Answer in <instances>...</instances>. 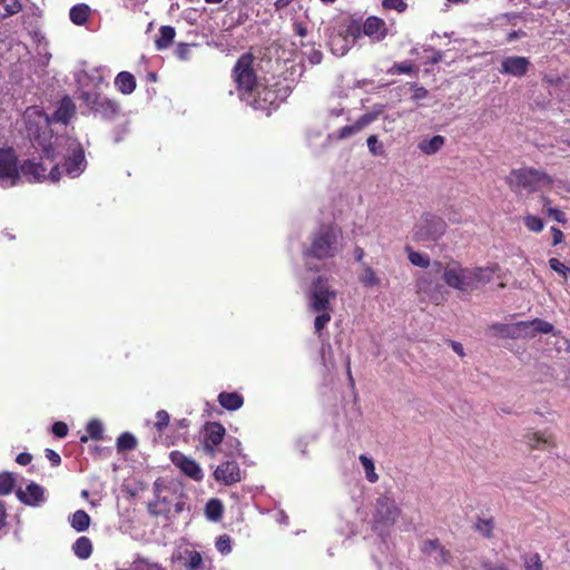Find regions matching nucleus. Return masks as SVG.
<instances>
[{
  "label": "nucleus",
  "mask_w": 570,
  "mask_h": 570,
  "mask_svg": "<svg viewBox=\"0 0 570 570\" xmlns=\"http://www.w3.org/2000/svg\"><path fill=\"white\" fill-rule=\"evenodd\" d=\"M499 271L497 264L483 267H463L458 262L444 266L443 281L445 284L462 293H472L480 286L490 283Z\"/></svg>",
  "instance_id": "obj_1"
},
{
  "label": "nucleus",
  "mask_w": 570,
  "mask_h": 570,
  "mask_svg": "<svg viewBox=\"0 0 570 570\" xmlns=\"http://www.w3.org/2000/svg\"><path fill=\"white\" fill-rule=\"evenodd\" d=\"M233 77L237 85L239 98L248 101L255 109L264 108V105L255 98L256 96L264 95L263 100L272 102L273 94L259 83L253 69V57L250 55H243L237 60L233 69Z\"/></svg>",
  "instance_id": "obj_2"
},
{
  "label": "nucleus",
  "mask_w": 570,
  "mask_h": 570,
  "mask_svg": "<svg viewBox=\"0 0 570 570\" xmlns=\"http://www.w3.org/2000/svg\"><path fill=\"white\" fill-rule=\"evenodd\" d=\"M23 121L29 139L33 147L41 150L43 156L55 159V138L50 130V118L37 106L28 107L23 112Z\"/></svg>",
  "instance_id": "obj_3"
},
{
  "label": "nucleus",
  "mask_w": 570,
  "mask_h": 570,
  "mask_svg": "<svg viewBox=\"0 0 570 570\" xmlns=\"http://www.w3.org/2000/svg\"><path fill=\"white\" fill-rule=\"evenodd\" d=\"M344 248L342 230L336 225H322L311 236V244L304 250L306 258L330 259Z\"/></svg>",
  "instance_id": "obj_4"
},
{
  "label": "nucleus",
  "mask_w": 570,
  "mask_h": 570,
  "mask_svg": "<svg viewBox=\"0 0 570 570\" xmlns=\"http://www.w3.org/2000/svg\"><path fill=\"white\" fill-rule=\"evenodd\" d=\"M335 297L336 292L328 286L327 279L322 276H318L309 287L308 306L313 312L317 313L314 321V327L317 334H321L331 321L330 303L332 299H335Z\"/></svg>",
  "instance_id": "obj_5"
},
{
  "label": "nucleus",
  "mask_w": 570,
  "mask_h": 570,
  "mask_svg": "<svg viewBox=\"0 0 570 570\" xmlns=\"http://www.w3.org/2000/svg\"><path fill=\"white\" fill-rule=\"evenodd\" d=\"M489 330L494 336L502 338L529 340L535 337L538 334L553 333L554 327L544 320L534 318L510 324L495 323L492 324Z\"/></svg>",
  "instance_id": "obj_6"
},
{
  "label": "nucleus",
  "mask_w": 570,
  "mask_h": 570,
  "mask_svg": "<svg viewBox=\"0 0 570 570\" xmlns=\"http://www.w3.org/2000/svg\"><path fill=\"white\" fill-rule=\"evenodd\" d=\"M56 157L62 155L65 158L63 170L71 177L76 178L81 175L86 168V158L80 142L69 137H56L53 144Z\"/></svg>",
  "instance_id": "obj_7"
},
{
  "label": "nucleus",
  "mask_w": 570,
  "mask_h": 570,
  "mask_svg": "<svg viewBox=\"0 0 570 570\" xmlns=\"http://www.w3.org/2000/svg\"><path fill=\"white\" fill-rule=\"evenodd\" d=\"M401 508L390 493L379 495L372 509V527L380 534L389 531L401 515Z\"/></svg>",
  "instance_id": "obj_8"
},
{
  "label": "nucleus",
  "mask_w": 570,
  "mask_h": 570,
  "mask_svg": "<svg viewBox=\"0 0 570 570\" xmlns=\"http://www.w3.org/2000/svg\"><path fill=\"white\" fill-rule=\"evenodd\" d=\"M552 183L553 179L547 173L531 167L513 169L508 177V184L514 191L534 193L541 186H551Z\"/></svg>",
  "instance_id": "obj_9"
},
{
  "label": "nucleus",
  "mask_w": 570,
  "mask_h": 570,
  "mask_svg": "<svg viewBox=\"0 0 570 570\" xmlns=\"http://www.w3.org/2000/svg\"><path fill=\"white\" fill-rule=\"evenodd\" d=\"M80 99L92 114L104 119H112L119 112L118 104L101 95L98 91V85L95 86L94 90H87L85 86H82Z\"/></svg>",
  "instance_id": "obj_10"
},
{
  "label": "nucleus",
  "mask_w": 570,
  "mask_h": 570,
  "mask_svg": "<svg viewBox=\"0 0 570 570\" xmlns=\"http://www.w3.org/2000/svg\"><path fill=\"white\" fill-rule=\"evenodd\" d=\"M446 230V223L435 215L424 214L413 228V239L416 242H435Z\"/></svg>",
  "instance_id": "obj_11"
},
{
  "label": "nucleus",
  "mask_w": 570,
  "mask_h": 570,
  "mask_svg": "<svg viewBox=\"0 0 570 570\" xmlns=\"http://www.w3.org/2000/svg\"><path fill=\"white\" fill-rule=\"evenodd\" d=\"M444 266L440 262H434L431 265L430 271H425L419 274L416 281L417 291L428 295L433 301H440L442 295L443 285L439 278V275L443 274Z\"/></svg>",
  "instance_id": "obj_12"
},
{
  "label": "nucleus",
  "mask_w": 570,
  "mask_h": 570,
  "mask_svg": "<svg viewBox=\"0 0 570 570\" xmlns=\"http://www.w3.org/2000/svg\"><path fill=\"white\" fill-rule=\"evenodd\" d=\"M19 166L12 148L0 149V183L3 188L19 185Z\"/></svg>",
  "instance_id": "obj_13"
},
{
  "label": "nucleus",
  "mask_w": 570,
  "mask_h": 570,
  "mask_svg": "<svg viewBox=\"0 0 570 570\" xmlns=\"http://www.w3.org/2000/svg\"><path fill=\"white\" fill-rule=\"evenodd\" d=\"M361 33L368 37L373 42H381L391 35V29L382 18L370 16L365 19L355 37H358Z\"/></svg>",
  "instance_id": "obj_14"
},
{
  "label": "nucleus",
  "mask_w": 570,
  "mask_h": 570,
  "mask_svg": "<svg viewBox=\"0 0 570 570\" xmlns=\"http://www.w3.org/2000/svg\"><path fill=\"white\" fill-rule=\"evenodd\" d=\"M382 112V108H379L375 111L366 112L357 118L355 122L352 125L344 126L340 128L334 136L337 139L344 140L352 136H355L360 131H362L364 128H366L368 125H371L374 120L377 119L379 115Z\"/></svg>",
  "instance_id": "obj_15"
},
{
  "label": "nucleus",
  "mask_w": 570,
  "mask_h": 570,
  "mask_svg": "<svg viewBox=\"0 0 570 570\" xmlns=\"http://www.w3.org/2000/svg\"><path fill=\"white\" fill-rule=\"evenodd\" d=\"M171 462L181 470L187 476L195 481H200L204 478L200 465L191 458L185 454L174 451L170 453Z\"/></svg>",
  "instance_id": "obj_16"
},
{
  "label": "nucleus",
  "mask_w": 570,
  "mask_h": 570,
  "mask_svg": "<svg viewBox=\"0 0 570 570\" xmlns=\"http://www.w3.org/2000/svg\"><path fill=\"white\" fill-rule=\"evenodd\" d=\"M421 551L438 566L445 564L450 560V551H448L438 539L423 541Z\"/></svg>",
  "instance_id": "obj_17"
},
{
  "label": "nucleus",
  "mask_w": 570,
  "mask_h": 570,
  "mask_svg": "<svg viewBox=\"0 0 570 570\" xmlns=\"http://www.w3.org/2000/svg\"><path fill=\"white\" fill-rule=\"evenodd\" d=\"M46 178V168L32 160H24L19 166V184L22 183H40Z\"/></svg>",
  "instance_id": "obj_18"
},
{
  "label": "nucleus",
  "mask_w": 570,
  "mask_h": 570,
  "mask_svg": "<svg viewBox=\"0 0 570 570\" xmlns=\"http://www.w3.org/2000/svg\"><path fill=\"white\" fill-rule=\"evenodd\" d=\"M531 62L525 57L510 56L501 61L500 72L513 77H523L529 71Z\"/></svg>",
  "instance_id": "obj_19"
},
{
  "label": "nucleus",
  "mask_w": 570,
  "mask_h": 570,
  "mask_svg": "<svg viewBox=\"0 0 570 570\" xmlns=\"http://www.w3.org/2000/svg\"><path fill=\"white\" fill-rule=\"evenodd\" d=\"M18 499L30 507H40L46 502V491L38 483H29L24 490L19 489L17 491Z\"/></svg>",
  "instance_id": "obj_20"
},
{
  "label": "nucleus",
  "mask_w": 570,
  "mask_h": 570,
  "mask_svg": "<svg viewBox=\"0 0 570 570\" xmlns=\"http://www.w3.org/2000/svg\"><path fill=\"white\" fill-rule=\"evenodd\" d=\"M214 478L225 485H232L242 480V473L235 461H227L216 468Z\"/></svg>",
  "instance_id": "obj_21"
},
{
  "label": "nucleus",
  "mask_w": 570,
  "mask_h": 570,
  "mask_svg": "<svg viewBox=\"0 0 570 570\" xmlns=\"http://www.w3.org/2000/svg\"><path fill=\"white\" fill-rule=\"evenodd\" d=\"M225 428L218 422L207 423L205 426L204 446L207 453L214 455L216 446L222 443Z\"/></svg>",
  "instance_id": "obj_22"
},
{
  "label": "nucleus",
  "mask_w": 570,
  "mask_h": 570,
  "mask_svg": "<svg viewBox=\"0 0 570 570\" xmlns=\"http://www.w3.org/2000/svg\"><path fill=\"white\" fill-rule=\"evenodd\" d=\"M75 111L76 106L73 101L69 97H65L61 99L57 110L55 111L50 120L66 125L73 117Z\"/></svg>",
  "instance_id": "obj_23"
},
{
  "label": "nucleus",
  "mask_w": 570,
  "mask_h": 570,
  "mask_svg": "<svg viewBox=\"0 0 570 570\" xmlns=\"http://www.w3.org/2000/svg\"><path fill=\"white\" fill-rule=\"evenodd\" d=\"M444 145H445V138L441 135H435L431 138L422 139L419 142L417 148L424 155L431 156V155L436 154L439 150H441Z\"/></svg>",
  "instance_id": "obj_24"
},
{
  "label": "nucleus",
  "mask_w": 570,
  "mask_h": 570,
  "mask_svg": "<svg viewBox=\"0 0 570 570\" xmlns=\"http://www.w3.org/2000/svg\"><path fill=\"white\" fill-rule=\"evenodd\" d=\"M218 403L228 411H236L243 406L244 399L237 392H222L218 394Z\"/></svg>",
  "instance_id": "obj_25"
},
{
  "label": "nucleus",
  "mask_w": 570,
  "mask_h": 570,
  "mask_svg": "<svg viewBox=\"0 0 570 570\" xmlns=\"http://www.w3.org/2000/svg\"><path fill=\"white\" fill-rule=\"evenodd\" d=\"M357 277L364 287L371 288L381 285V278L376 272L366 263H362V267Z\"/></svg>",
  "instance_id": "obj_26"
},
{
  "label": "nucleus",
  "mask_w": 570,
  "mask_h": 570,
  "mask_svg": "<svg viewBox=\"0 0 570 570\" xmlns=\"http://www.w3.org/2000/svg\"><path fill=\"white\" fill-rule=\"evenodd\" d=\"M116 88L124 95H129L136 89V79L132 73L121 71L115 79Z\"/></svg>",
  "instance_id": "obj_27"
},
{
  "label": "nucleus",
  "mask_w": 570,
  "mask_h": 570,
  "mask_svg": "<svg viewBox=\"0 0 570 570\" xmlns=\"http://www.w3.org/2000/svg\"><path fill=\"white\" fill-rule=\"evenodd\" d=\"M90 521H91V519H90L89 514L83 510H77L69 518L70 525L77 532L86 531L90 525Z\"/></svg>",
  "instance_id": "obj_28"
},
{
  "label": "nucleus",
  "mask_w": 570,
  "mask_h": 570,
  "mask_svg": "<svg viewBox=\"0 0 570 570\" xmlns=\"http://www.w3.org/2000/svg\"><path fill=\"white\" fill-rule=\"evenodd\" d=\"M73 553L82 560L88 559L92 553V544L89 538L80 537L72 544Z\"/></svg>",
  "instance_id": "obj_29"
},
{
  "label": "nucleus",
  "mask_w": 570,
  "mask_h": 570,
  "mask_svg": "<svg viewBox=\"0 0 570 570\" xmlns=\"http://www.w3.org/2000/svg\"><path fill=\"white\" fill-rule=\"evenodd\" d=\"M89 13H90L89 6H87L85 3H79V4L73 6L70 9L69 17H70V20L75 24L82 26L87 22V20L89 18Z\"/></svg>",
  "instance_id": "obj_30"
},
{
  "label": "nucleus",
  "mask_w": 570,
  "mask_h": 570,
  "mask_svg": "<svg viewBox=\"0 0 570 570\" xmlns=\"http://www.w3.org/2000/svg\"><path fill=\"white\" fill-rule=\"evenodd\" d=\"M175 35H176V31L173 27L170 26H163L160 29H159V36L158 38L156 39V48L158 50H164V49H167L174 38H175Z\"/></svg>",
  "instance_id": "obj_31"
},
{
  "label": "nucleus",
  "mask_w": 570,
  "mask_h": 570,
  "mask_svg": "<svg viewBox=\"0 0 570 570\" xmlns=\"http://www.w3.org/2000/svg\"><path fill=\"white\" fill-rule=\"evenodd\" d=\"M86 430L88 432V435H82L80 438V442L86 443L89 439H92V440L102 439L104 425L99 420H97V419L90 420L87 423Z\"/></svg>",
  "instance_id": "obj_32"
},
{
  "label": "nucleus",
  "mask_w": 570,
  "mask_h": 570,
  "mask_svg": "<svg viewBox=\"0 0 570 570\" xmlns=\"http://www.w3.org/2000/svg\"><path fill=\"white\" fill-rule=\"evenodd\" d=\"M358 460L363 466L366 480L370 483L377 482L379 474L375 472V463H374L373 459L365 454H361Z\"/></svg>",
  "instance_id": "obj_33"
},
{
  "label": "nucleus",
  "mask_w": 570,
  "mask_h": 570,
  "mask_svg": "<svg viewBox=\"0 0 570 570\" xmlns=\"http://www.w3.org/2000/svg\"><path fill=\"white\" fill-rule=\"evenodd\" d=\"M21 0H0V19L13 16L21 11Z\"/></svg>",
  "instance_id": "obj_34"
},
{
  "label": "nucleus",
  "mask_w": 570,
  "mask_h": 570,
  "mask_svg": "<svg viewBox=\"0 0 570 570\" xmlns=\"http://www.w3.org/2000/svg\"><path fill=\"white\" fill-rule=\"evenodd\" d=\"M205 513L208 520L218 521L223 517V504L218 499H212L207 502Z\"/></svg>",
  "instance_id": "obj_35"
},
{
  "label": "nucleus",
  "mask_w": 570,
  "mask_h": 570,
  "mask_svg": "<svg viewBox=\"0 0 570 570\" xmlns=\"http://www.w3.org/2000/svg\"><path fill=\"white\" fill-rule=\"evenodd\" d=\"M406 252H407L409 261L414 266H419L422 268L431 267L432 264L430 262V257L426 254L415 252V250L411 249L410 247L406 248Z\"/></svg>",
  "instance_id": "obj_36"
},
{
  "label": "nucleus",
  "mask_w": 570,
  "mask_h": 570,
  "mask_svg": "<svg viewBox=\"0 0 570 570\" xmlns=\"http://www.w3.org/2000/svg\"><path fill=\"white\" fill-rule=\"evenodd\" d=\"M527 444L532 449H541L543 444L551 443V438L538 432H530L525 436Z\"/></svg>",
  "instance_id": "obj_37"
},
{
  "label": "nucleus",
  "mask_w": 570,
  "mask_h": 570,
  "mask_svg": "<svg viewBox=\"0 0 570 570\" xmlns=\"http://www.w3.org/2000/svg\"><path fill=\"white\" fill-rule=\"evenodd\" d=\"M136 438L128 432L120 434L117 439V448L119 451L132 450L136 448Z\"/></svg>",
  "instance_id": "obj_38"
},
{
  "label": "nucleus",
  "mask_w": 570,
  "mask_h": 570,
  "mask_svg": "<svg viewBox=\"0 0 570 570\" xmlns=\"http://www.w3.org/2000/svg\"><path fill=\"white\" fill-rule=\"evenodd\" d=\"M203 566V557L198 551H188L185 567L188 570H199Z\"/></svg>",
  "instance_id": "obj_39"
},
{
  "label": "nucleus",
  "mask_w": 570,
  "mask_h": 570,
  "mask_svg": "<svg viewBox=\"0 0 570 570\" xmlns=\"http://www.w3.org/2000/svg\"><path fill=\"white\" fill-rule=\"evenodd\" d=\"M523 223L530 232L534 233H540L544 227L542 219L534 215H525L523 217Z\"/></svg>",
  "instance_id": "obj_40"
},
{
  "label": "nucleus",
  "mask_w": 570,
  "mask_h": 570,
  "mask_svg": "<svg viewBox=\"0 0 570 570\" xmlns=\"http://www.w3.org/2000/svg\"><path fill=\"white\" fill-rule=\"evenodd\" d=\"M331 48L332 51L337 56H343L347 52L348 48L346 45V39L342 36H335L331 39Z\"/></svg>",
  "instance_id": "obj_41"
},
{
  "label": "nucleus",
  "mask_w": 570,
  "mask_h": 570,
  "mask_svg": "<svg viewBox=\"0 0 570 570\" xmlns=\"http://www.w3.org/2000/svg\"><path fill=\"white\" fill-rule=\"evenodd\" d=\"M14 479L10 473H0V494L7 495L12 491Z\"/></svg>",
  "instance_id": "obj_42"
},
{
  "label": "nucleus",
  "mask_w": 570,
  "mask_h": 570,
  "mask_svg": "<svg viewBox=\"0 0 570 570\" xmlns=\"http://www.w3.org/2000/svg\"><path fill=\"white\" fill-rule=\"evenodd\" d=\"M370 153L373 156H382L384 154L383 144L379 141L377 136L371 135L366 140Z\"/></svg>",
  "instance_id": "obj_43"
},
{
  "label": "nucleus",
  "mask_w": 570,
  "mask_h": 570,
  "mask_svg": "<svg viewBox=\"0 0 570 570\" xmlns=\"http://www.w3.org/2000/svg\"><path fill=\"white\" fill-rule=\"evenodd\" d=\"M170 422L169 413L165 410H159L156 413V421L154 423L155 428L158 432H163L165 428L168 426Z\"/></svg>",
  "instance_id": "obj_44"
},
{
  "label": "nucleus",
  "mask_w": 570,
  "mask_h": 570,
  "mask_svg": "<svg viewBox=\"0 0 570 570\" xmlns=\"http://www.w3.org/2000/svg\"><path fill=\"white\" fill-rule=\"evenodd\" d=\"M215 546L220 553L228 554L232 551V539L227 534H222L217 538Z\"/></svg>",
  "instance_id": "obj_45"
},
{
  "label": "nucleus",
  "mask_w": 570,
  "mask_h": 570,
  "mask_svg": "<svg viewBox=\"0 0 570 570\" xmlns=\"http://www.w3.org/2000/svg\"><path fill=\"white\" fill-rule=\"evenodd\" d=\"M382 7L385 10H394L399 13H402L406 10L407 4L404 0H383Z\"/></svg>",
  "instance_id": "obj_46"
},
{
  "label": "nucleus",
  "mask_w": 570,
  "mask_h": 570,
  "mask_svg": "<svg viewBox=\"0 0 570 570\" xmlns=\"http://www.w3.org/2000/svg\"><path fill=\"white\" fill-rule=\"evenodd\" d=\"M549 266L552 271L560 274L564 279L570 276V268L561 263L558 258H550Z\"/></svg>",
  "instance_id": "obj_47"
},
{
  "label": "nucleus",
  "mask_w": 570,
  "mask_h": 570,
  "mask_svg": "<svg viewBox=\"0 0 570 570\" xmlns=\"http://www.w3.org/2000/svg\"><path fill=\"white\" fill-rule=\"evenodd\" d=\"M524 567H525V570H543L542 561L538 553L525 557L524 558Z\"/></svg>",
  "instance_id": "obj_48"
},
{
  "label": "nucleus",
  "mask_w": 570,
  "mask_h": 570,
  "mask_svg": "<svg viewBox=\"0 0 570 570\" xmlns=\"http://www.w3.org/2000/svg\"><path fill=\"white\" fill-rule=\"evenodd\" d=\"M411 89L413 90L412 100L420 101L428 97L429 91L424 88L419 86L417 83H412Z\"/></svg>",
  "instance_id": "obj_49"
},
{
  "label": "nucleus",
  "mask_w": 570,
  "mask_h": 570,
  "mask_svg": "<svg viewBox=\"0 0 570 570\" xmlns=\"http://www.w3.org/2000/svg\"><path fill=\"white\" fill-rule=\"evenodd\" d=\"M155 564L145 558L137 557L132 562V570H150Z\"/></svg>",
  "instance_id": "obj_50"
},
{
  "label": "nucleus",
  "mask_w": 570,
  "mask_h": 570,
  "mask_svg": "<svg viewBox=\"0 0 570 570\" xmlns=\"http://www.w3.org/2000/svg\"><path fill=\"white\" fill-rule=\"evenodd\" d=\"M492 522L490 520H480L476 523V529L479 532H481L484 537H490L492 532Z\"/></svg>",
  "instance_id": "obj_51"
},
{
  "label": "nucleus",
  "mask_w": 570,
  "mask_h": 570,
  "mask_svg": "<svg viewBox=\"0 0 570 570\" xmlns=\"http://www.w3.org/2000/svg\"><path fill=\"white\" fill-rule=\"evenodd\" d=\"M52 433L58 438H65L68 434V426L63 422H56L52 425Z\"/></svg>",
  "instance_id": "obj_52"
},
{
  "label": "nucleus",
  "mask_w": 570,
  "mask_h": 570,
  "mask_svg": "<svg viewBox=\"0 0 570 570\" xmlns=\"http://www.w3.org/2000/svg\"><path fill=\"white\" fill-rule=\"evenodd\" d=\"M548 214L558 223L564 224L567 222L566 214L558 208L549 207Z\"/></svg>",
  "instance_id": "obj_53"
},
{
  "label": "nucleus",
  "mask_w": 570,
  "mask_h": 570,
  "mask_svg": "<svg viewBox=\"0 0 570 570\" xmlns=\"http://www.w3.org/2000/svg\"><path fill=\"white\" fill-rule=\"evenodd\" d=\"M483 570H509L504 564L483 560L481 563Z\"/></svg>",
  "instance_id": "obj_54"
},
{
  "label": "nucleus",
  "mask_w": 570,
  "mask_h": 570,
  "mask_svg": "<svg viewBox=\"0 0 570 570\" xmlns=\"http://www.w3.org/2000/svg\"><path fill=\"white\" fill-rule=\"evenodd\" d=\"M307 58L312 65H318L322 62L323 53L317 49H311L307 53Z\"/></svg>",
  "instance_id": "obj_55"
},
{
  "label": "nucleus",
  "mask_w": 570,
  "mask_h": 570,
  "mask_svg": "<svg viewBox=\"0 0 570 570\" xmlns=\"http://www.w3.org/2000/svg\"><path fill=\"white\" fill-rule=\"evenodd\" d=\"M394 69L397 73H411L413 71V66L409 62H400L394 65Z\"/></svg>",
  "instance_id": "obj_56"
},
{
  "label": "nucleus",
  "mask_w": 570,
  "mask_h": 570,
  "mask_svg": "<svg viewBox=\"0 0 570 570\" xmlns=\"http://www.w3.org/2000/svg\"><path fill=\"white\" fill-rule=\"evenodd\" d=\"M46 458L51 462L52 465H59L61 462L60 455L53 450H46Z\"/></svg>",
  "instance_id": "obj_57"
},
{
  "label": "nucleus",
  "mask_w": 570,
  "mask_h": 570,
  "mask_svg": "<svg viewBox=\"0 0 570 570\" xmlns=\"http://www.w3.org/2000/svg\"><path fill=\"white\" fill-rule=\"evenodd\" d=\"M189 426V422L187 419H178V420H175L174 423H173V428L176 430V431H186Z\"/></svg>",
  "instance_id": "obj_58"
},
{
  "label": "nucleus",
  "mask_w": 570,
  "mask_h": 570,
  "mask_svg": "<svg viewBox=\"0 0 570 570\" xmlns=\"http://www.w3.org/2000/svg\"><path fill=\"white\" fill-rule=\"evenodd\" d=\"M551 233L553 236V245H558L563 242L564 236H563V233L559 228L551 227Z\"/></svg>",
  "instance_id": "obj_59"
},
{
  "label": "nucleus",
  "mask_w": 570,
  "mask_h": 570,
  "mask_svg": "<svg viewBox=\"0 0 570 570\" xmlns=\"http://www.w3.org/2000/svg\"><path fill=\"white\" fill-rule=\"evenodd\" d=\"M556 345H557V348L559 351L561 350H564V351H570V341L564 338V337H561L559 338L557 342H556Z\"/></svg>",
  "instance_id": "obj_60"
},
{
  "label": "nucleus",
  "mask_w": 570,
  "mask_h": 570,
  "mask_svg": "<svg viewBox=\"0 0 570 570\" xmlns=\"http://www.w3.org/2000/svg\"><path fill=\"white\" fill-rule=\"evenodd\" d=\"M16 461L21 465H27L31 462V455L29 453H20Z\"/></svg>",
  "instance_id": "obj_61"
},
{
  "label": "nucleus",
  "mask_w": 570,
  "mask_h": 570,
  "mask_svg": "<svg viewBox=\"0 0 570 570\" xmlns=\"http://www.w3.org/2000/svg\"><path fill=\"white\" fill-rule=\"evenodd\" d=\"M60 175H61V173H60L59 166H55V167L50 170V173H49V175H48V178H49L51 181H58V180H59V178H60Z\"/></svg>",
  "instance_id": "obj_62"
},
{
  "label": "nucleus",
  "mask_w": 570,
  "mask_h": 570,
  "mask_svg": "<svg viewBox=\"0 0 570 570\" xmlns=\"http://www.w3.org/2000/svg\"><path fill=\"white\" fill-rule=\"evenodd\" d=\"M451 346L456 354H459L460 356H464V350L461 343L451 342Z\"/></svg>",
  "instance_id": "obj_63"
},
{
  "label": "nucleus",
  "mask_w": 570,
  "mask_h": 570,
  "mask_svg": "<svg viewBox=\"0 0 570 570\" xmlns=\"http://www.w3.org/2000/svg\"><path fill=\"white\" fill-rule=\"evenodd\" d=\"M364 255H365V253H364V249H363V248H361V247H355V249H354V257H355V259H356L357 262H362V261H363V258H364Z\"/></svg>",
  "instance_id": "obj_64"
}]
</instances>
